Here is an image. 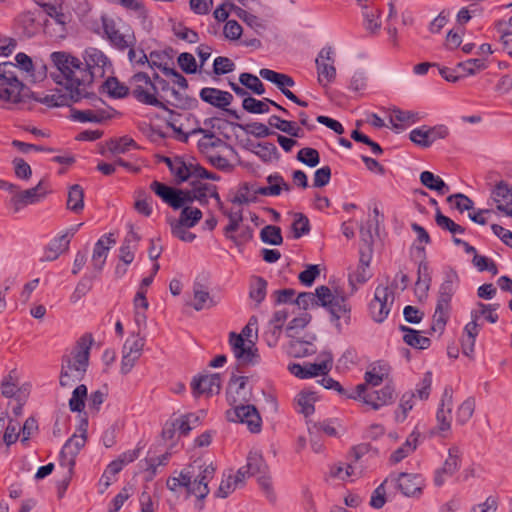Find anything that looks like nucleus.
<instances>
[{
	"mask_svg": "<svg viewBox=\"0 0 512 512\" xmlns=\"http://www.w3.org/2000/svg\"><path fill=\"white\" fill-rule=\"evenodd\" d=\"M333 54L334 52L332 47L326 46L320 50L318 57L315 60L318 81L320 84H322L323 79H325L327 83H331L336 78Z\"/></svg>",
	"mask_w": 512,
	"mask_h": 512,
	"instance_id": "2eb2a0df",
	"label": "nucleus"
},
{
	"mask_svg": "<svg viewBox=\"0 0 512 512\" xmlns=\"http://www.w3.org/2000/svg\"><path fill=\"white\" fill-rule=\"evenodd\" d=\"M239 82L246 87V89L251 90L256 95H263L265 93L264 84L261 80L254 74L243 72L239 75Z\"/></svg>",
	"mask_w": 512,
	"mask_h": 512,
	"instance_id": "603ef678",
	"label": "nucleus"
},
{
	"mask_svg": "<svg viewBox=\"0 0 512 512\" xmlns=\"http://www.w3.org/2000/svg\"><path fill=\"white\" fill-rule=\"evenodd\" d=\"M389 370L390 367L386 362L377 361L365 372L364 379L369 385L378 386L388 377Z\"/></svg>",
	"mask_w": 512,
	"mask_h": 512,
	"instance_id": "7c9ffc66",
	"label": "nucleus"
},
{
	"mask_svg": "<svg viewBox=\"0 0 512 512\" xmlns=\"http://www.w3.org/2000/svg\"><path fill=\"white\" fill-rule=\"evenodd\" d=\"M17 23L23 29L22 33L29 38L35 35L39 29L36 13L32 11L20 14L17 18Z\"/></svg>",
	"mask_w": 512,
	"mask_h": 512,
	"instance_id": "a19ab883",
	"label": "nucleus"
},
{
	"mask_svg": "<svg viewBox=\"0 0 512 512\" xmlns=\"http://www.w3.org/2000/svg\"><path fill=\"white\" fill-rule=\"evenodd\" d=\"M144 345L145 339L140 337L138 334H133L126 339L122 352L141 357Z\"/></svg>",
	"mask_w": 512,
	"mask_h": 512,
	"instance_id": "338daca9",
	"label": "nucleus"
},
{
	"mask_svg": "<svg viewBox=\"0 0 512 512\" xmlns=\"http://www.w3.org/2000/svg\"><path fill=\"white\" fill-rule=\"evenodd\" d=\"M59 74L60 71L56 69L55 72L51 73V77L55 83L64 87L66 93L56 92L47 94L43 97L32 93L31 95L35 101L44 104L47 107H63L70 106L71 103L79 102L81 99L85 98L83 91H80L79 88H77L76 85L72 83V81H68L62 78L60 79V77H58Z\"/></svg>",
	"mask_w": 512,
	"mask_h": 512,
	"instance_id": "39448f33",
	"label": "nucleus"
},
{
	"mask_svg": "<svg viewBox=\"0 0 512 512\" xmlns=\"http://www.w3.org/2000/svg\"><path fill=\"white\" fill-rule=\"evenodd\" d=\"M394 481L401 493L407 497H419L422 494L424 479L420 474L401 472Z\"/></svg>",
	"mask_w": 512,
	"mask_h": 512,
	"instance_id": "dca6fc26",
	"label": "nucleus"
},
{
	"mask_svg": "<svg viewBox=\"0 0 512 512\" xmlns=\"http://www.w3.org/2000/svg\"><path fill=\"white\" fill-rule=\"evenodd\" d=\"M88 397V389L86 385H78L72 392L69 399V408L72 412H82L85 408V400Z\"/></svg>",
	"mask_w": 512,
	"mask_h": 512,
	"instance_id": "49530a36",
	"label": "nucleus"
},
{
	"mask_svg": "<svg viewBox=\"0 0 512 512\" xmlns=\"http://www.w3.org/2000/svg\"><path fill=\"white\" fill-rule=\"evenodd\" d=\"M419 436L418 432L413 431L406 441L390 455V462L397 464L413 453L417 448Z\"/></svg>",
	"mask_w": 512,
	"mask_h": 512,
	"instance_id": "c756f323",
	"label": "nucleus"
},
{
	"mask_svg": "<svg viewBox=\"0 0 512 512\" xmlns=\"http://www.w3.org/2000/svg\"><path fill=\"white\" fill-rule=\"evenodd\" d=\"M309 313H303L298 317L293 318L286 327V335L289 338H295L300 329H304L311 321Z\"/></svg>",
	"mask_w": 512,
	"mask_h": 512,
	"instance_id": "69168bd1",
	"label": "nucleus"
},
{
	"mask_svg": "<svg viewBox=\"0 0 512 512\" xmlns=\"http://www.w3.org/2000/svg\"><path fill=\"white\" fill-rule=\"evenodd\" d=\"M322 360L319 363L305 362L303 364L290 363L288 371L299 379H310L319 375H327L333 366V357L330 352L321 354Z\"/></svg>",
	"mask_w": 512,
	"mask_h": 512,
	"instance_id": "1a4fd4ad",
	"label": "nucleus"
},
{
	"mask_svg": "<svg viewBox=\"0 0 512 512\" xmlns=\"http://www.w3.org/2000/svg\"><path fill=\"white\" fill-rule=\"evenodd\" d=\"M102 27L104 34L112 46L120 51L134 46L136 39L133 32L130 33V27H127L124 32H121L113 19L102 17Z\"/></svg>",
	"mask_w": 512,
	"mask_h": 512,
	"instance_id": "9b49d317",
	"label": "nucleus"
},
{
	"mask_svg": "<svg viewBox=\"0 0 512 512\" xmlns=\"http://www.w3.org/2000/svg\"><path fill=\"white\" fill-rule=\"evenodd\" d=\"M435 222L441 229L447 230L452 234H463L465 232V228L463 226L455 223L452 219L442 214L440 208H437L435 213Z\"/></svg>",
	"mask_w": 512,
	"mask_h": 512,
	"instance_id": "13d9d810",
	"label": "nucleus"
},
{
	"mask_svg": "<svg viewBox=\"0 0 512 512\" xmlns=\"http://www.w3.org/2000/svg\"><path fill=\"white\" fill-rule=\"evenodd\" d=\"M417 275L416 291H421L423 295H426L432 280L429 271V265L426 261H421L419 263Z\"/></svg>",
	"mask_w": 512,
	"mask_h": 512,
	"instance_id": "8fccbe9b",
	"label": "nucleus"
},
{
	"mask_svg": "<svg viewBox=\"0 0 512 512\" xmlns=\"http://www.w3.org/2000/svg\"><path fill=\"white\" fill-rule=\"evenodd\" d=\"M232 405L234 407L226 411L228 421L246 424L252 433H259L261 431L262 419L254 405H244L242 402Z\"/></svg>",
	"mask_w": 512,
	"mask_h": 512,
	"instance_id": "6e6552de",
	"label": "nucleus"
},
{
	"mask_svg": "<svg viewBox=\"0 0 512 512\" xmlns=\"http://www.w3.org/2000/svg\"><path fill=\"white\" fill-rule=\"evenodd\" d=\"M199 473L194 479V489H191L192 495L199 499H204L210 492L208 484L215 475L216 468L212 463L206 465L205 463L196 464Z\"/></svg>",
	"mask_w": 512,
	"mask_h": 512,
	"instance_id": "6ab92c4d",
	"label": "nucleus"
},
{
	"mask_svg": "<svg viewBox=\"0 0 512 512\" xmlns=\"http://www.w3.org/2000/svg\"><path fill=\"white\" fill-rule=\"evenodd\" d=\"M291 229L294 239H299L302 236L307 235L311 229L308 217L300 212L295 213Z\"/></svg>",
	"mask_w": 512,
	"mask_h": 512,
	"instance_id": "3c124183",
	"label": "nucleus"
},
{
	"mask_svg": "<svg viewBox=\"0 0 512 512\" xmlns=\"http://www.w3.org/2000/svg\"><path fill=\"white\" fill-rule=\"evenodd\" d=\"M451 312V304L438 302L436 304L435 312L433 315V323L431 326V330L433 332L443 333L445 330L446 324L450 318Z\"/></svg>",
	"mask_w": 512,
	"mask_h": 512,
	"instance_id": "2f4dec72",
	"label": "nucleus"
},
{
	"mask_svg": "<svg viewBox=\"0 0 512 512\" xmlns=\"http://www.w3.org/2000/svg\"><path fill=\"white\" fill-rule=\"evenodd\" d=\"M169 171L175 177L177 183H183L190 179L189 174V161H185L183 157L175 156L174 163Z\"/></svg>",
	"mask_w": 512,
	"mask_h": 512,
	"instance_id": "a18cd8bd",
	"label": "nucleus"
},
{
	"mask_svg": "<svg viewBox=\"0 0 512 512\" xmlns=\"http://www.w3.org/2000/svg\"><path fill=\"white\" fill-rule=\"evenodd\" d=\"M202 211L196 207L185 206L182 208L179 219L174 223L186 227H194L202 218Z\"/></svg>",
	"mask_w": 512,
	"mask_h": 512,
	"instance_id": "c03bdc74",
	"label": "nucleus"
},
{
	"mask_svg": "<svg viewBox=\"0 0 512 512\" xmlns=\"http://www.w3.org/2000/svg\"><path fill=\"white\" fill-rule=\"evenodd\" d=\"M263 162H271L279 159V152L275 144L271 142L258 143L253 151Z\"/></svg>",
	"mask_w": 512,
	"mask_h": 512,
	"instance_id": "4d7b16f0",
	"label": "nucleus"
},
{
	"mask_svg": "<svg viewBox=\"0 0 512 512\" xmlns=\"http://www.w3.org/2000/svg\"><path fill=\"white\" fill-rule=\"evenodd\" d=\"M315 339V335L309 336L308 339L299 338L298 336L291 338L288 353L295 358H304L314 355L317 352V348L313 343Z\"/></svg>",
	"mask_w": 512,
	"mask_h": 512,
	"instance_id": "393cba45",
	"label": "nucleus"
},
{
	"mask_svg": "<svg viewBox=\"0 0 512 512\" xmlns=\"http://www.w3.org/2000/svg\"><path fill=\"white\" fill-rule=\"evenodd\" d=\"M71 118L74 121H78L81 123L92 122V123H102L111 118V114L104 109L98 110H71Z\"/></svg>",
	"mask_w": 512,
	"mask_h": 512,
	"instance_id": "cd10ccee",
	"label": "nucleus"
},
{
	"mask_svg": "<svg viewBox=\"0 0 512 512\" xmlns=\"http://www.w3.org/2000/svg\"><path fill=\"white\" fill-rule=\"evenodd\" d=\"M115 239L113 238V234H104L101 236L94 245L93 254H92V267L94 272L100 274L105 266L106 259L109 253V250L113 244H115Z\"/></svg>",
	"mask_w": 512,
	"mask_h": 512,
	"instance_id": "a211bd4d",
	"label": "nucleus"
},
{
	"mask_svg": "<svg viewBox=\"0 0 512 512\" xmlns=\"http://www.w3.org/2000/svg\"><path fill=\"white\" fill-rule=\"evenodd\" d=\"M191 133L203 134V137L198 141V149L200 152L205 153L211 148L218 147L224 142L215 136L211 130H206L201 127L191 130Z\"/></svg>",
	"mask_w": 512,
	"mask_h": 512,
	"instance_id": "4c0bfd02",
	"label": "nucleus"
},
{
	"mask_svg": "<svg viewBox=\"0 0 512 512\" xmlns=\"http://www.w3.org/2000/svg\"><path fill=\"white\" fill-rule=\"evenodd\" d=\"M223 215H225L229 220V223L223 229V234L226 237V239H228L230 241H235L236 238H235L234 232H236L239 229L240 224L242 223V221L244 219L243 212L241 209H239L237 211L227 209L223 213Z\"/></svg>",
	"mask_w": 512,
	"mask_h": 512,
	"instance_id": "e433bc0d",
	"label": "nucleus"
},
{
	"mask_svg": "<svg viewBox=\"0 0 512 512\" xmlns=\"http://www.w3.org/2000/svg\"><path fill=\"white\" fill-rule=\"evenodd\" d=\"M487 67V61L483 58L468 59L457 65V69L462 71L463 76L475 75L477 72L485 70Z\"/></svg>",
	"mask_w": 512,
	"mask_h": 512,
	"instance_id": "09e8293b",
	"label": "nucleus"
},
{
	"mask_svg": "<svg viewBox=\"0 0 512 512\" xmlns=\"http://www.w3.org/2000/svg\"><path fill=\"white\" fill-rule=\"evenodd\" d=\"M248 382V377L246 376H236L232 375L227 390V401L229 404H236L241 402H247L249 399L244 392Z\"/></svg>",
	"mask_w": 512,
	"mask_h": 512,
	"instance_id": "a878e982",
	"label": "nucleus"
},
{
	"mask_svg": "<svg viewBox=\"0 0 512 512\" xmlns=\"http://www.w3.org/2000/svg\"><path fill=\"white\" fill-rule=\"evenodd\" d=\"M317 297L320 301V306L329 311L331 321L335 323L337 330L340 332V319L343 318L346 324L350 321L351 307L347 297L337 292L332 293L331 289L325 285L317 287Z\"/></svg>",
	"mask_w": 512,
	"mask_h": 512,
	"instance_id": "20e7f679",
	"label": "nucleus"
},
{
	"mask_svg": "<svg viewBox=\"0 0 512 512\" xmlns=\"http://www.w3.org/2000/svg\"><path fill=\"white\" fill-rule=\"evenodd\" d=\"M260 239L266 244L281 245L283 243L281 228L275 225L265 226L260 232Z\"/></svg>",
	"mask_w": 512,
	"mask_h": 512,
	"instance_id": "6e6d98bb",
	"label": "nucleus"
},
{
	"mask_svg": "<svg viewBox=\"0 0 512 512\" xmlns=\"http://www.w3.org/2000/svg\"><path fill=\"white\" fill-rule=\"evenodd\" d=\"M67 208L78 213L84 208V190L79 184L70 187L67 199Z\"/></svg>",
	"mask_w": 512,
	"mask_h": 512,
	"instance_id": "79ce46f5",
	"label": "nucleus"
},
{
	"mask_svg": "<svg viewBox=\"0 0 512 512\" xmlns=\"http://www.w3.org/2000/svg\"><path fill=\"white\" fill-rule=\"evenodd\" d=\"M71 236L68 233H63L54 237L44 248L43 257L41 261H54L62 253L69 249Z\"/></svg>",
	"mask_w": 512,
	"mask_h": 512,
	"instance_id": "5701e85b",
	"label": "nucleus"
},
{
	"mask_svg": "<svg viewBox=\"0 0 512 512\" xmlns=\"http://www.w3.org/2000/svg\"><path fill=\"white\" fill-rule=\"evenodd\" d=\"M47 194L43 181H40L35 187L17 193L10 199L14 212H19L27 205L36 204L44 199Z\"/></svg>",
	"mask_w": 512,
	"mask_h": 512,
	"instance_id": "4468645a",
	"label": "nucleus"
},
{
	"mask_svg": "<svg viewBox=\"0 0 512 512\" xmlns=\"http://www.w3.org/2000/svg\"><path fill=\"white\" fill-rule=\"evenodd\" d=\"M448 134L449 130L445 125H436L434 127L423 125L411 130L409 139L422 148H428L436 140L446 138Z\"/></svg>",
	"mask_w": 512,
	"mask_h": 512,
	"instance_id": "f8f14e48",
	"label": "nucleus"
},
{
	"mask_svg": "<svg viewBox=\"0 0 512 512\" xmlns=\"http://www.w3.org/2000/svg\"><path fill=\"white\" fill-rule=\"evenodd\" d=\"M259 75L266 81L273 83L285 97L288 98L289 93H293L288 89L295 85V81L291 76L268 68H262L259 71Z\"/></svg>",
	"mask_w": 512,
	"mask_h": 512,
	"instance_id": "b1692460",
	"label": "nucleus"
},
{
	"mask_svg": "<svg viewBox=\"0 0 512 512\" xmlns=\"http://www.w3.org/2000/svg\"><path fill=\"white\" fill-rule=\"evenodd\" d=\"M199 97L202 101L219 109H225L233 101V95L217 88L204 87L200 90Z\"/></svg>",
	"mask_w": 512,
	"mask_h": 512,
	"instance_id": "4be33fe9",
	"label": "nucleus"
},
{
	"mask_svg": "<svg viewBox=\"0 0 512 512\" xmlns=\"http://www.w3.org/2000/svg\"><path fill=\"white\" fill-rule=\"evenodd\" d=\"M395 399V388L387 384L380 390L371 391L365 397V404L369 405L373 410H379L384 406L393 404Z\"/></svg>",
	"mask_w": 512,
	"mask_h": 512,
	"instance_id": "412c9836",
	"label": "nucleus"
},
{
	"mask_svg": "<svg viewBox=\"0 0 512 512\" xmlns=\"http://www.w3.org/2000/svg\"><path fill=\"white\" fill-rule=\"evenodd\" d=\"M190 385L194 397L201 395L211 397L214 394H219L221 377L218 373L194 376Z\"/></svg>",
	"mask_w": 512,
	"mask_h": 512,
	"instance_id": "ddd939ff",
	"label": "nucleus"
},
{
	"mask_svg": "<svg viewBox=\"0 0 512 512\" xmlns=\"http://www.w3.org/2000/svg\"><path fill=\"white\" fill-rule=\"evenodd\" d=\"M150 189L159 197L161 200L168 204L172 209L178 210L187 206L195 200L194 187L191 190L176 189L154 180L150 184Z\"/></svg>",
	"mask_w": 512,
	"mask_h": 512,
	"instance_id": "0eeeda50",
	"label": "nucleus"
},
{
	"mask_svg": "<svg viewBox=\"0 0 512 512\" xmlns=\"http://www.w3.org/2000/svg\"><path fill=\"white\" fill-rule=\"evenodd\" d=\"M245 468L248 471V476H258L267 473L268 466L263 456L258 452H250L247 456V463Z\"/></svg>",
	"mask_w": 512,
	"mask_h": 512,
	"instance_id": "58836bf2",
	"label": "nucleus"
},
{
	"mask_svg": "<svg viewBox=\"0 0 512 512\" xmlns=\"http://www.w3.org/2000/svg\"><path fill=\"white\" fill-rule=\"evenodd\" d=\"M93 343L91 334H84L77 341L76 351L73 357L64 356L59 383L62 387H71L74 383L81 381L89 365L90 349Z\"/></svg>",
	"mask_w": 512,
	"mask_h": 512,
	"instance_id": "f03ea898",
	"label": "nucleus"
},
{
	"mask_svg": "<svg viewBox=\"0 0 512 512\" xmlns=\"http://www.w3.org/2000/svg\"><path fill=\"white\" fill-rule=\"evenodd\" d=\"M153 78L160 85L163 91L171 90V94L175 98V102L172 103L173 106L181 109H186L190 106V102L192 100L187 97L183 98L178 91H176L174 88H170L169 83L165 79L161 78L157 73L154 74Z\"/></svg>",
	"mask_w": 512,
	"mask_h": 512,
	"instance_id": "864d4df0",
	"label": "nucleus"
},
{
	"mask_svg": "<svg viewBox=\"0 0 512 512\" xmlns=\"http://www.w3.org/2000/svg\"><path fill=\"white\" fill-rule=\"evenodd\" d=\"M99 274L94 273H86L81 279L78 281L73 293L70 295V302L75 304L79 300H81L87 293H89L93 288L94 280L98 277Z\"/></svg>",
	"mask_w": 512,
	"mask_h": 512,
	"instance_id": "72a5a7b5",
	"label": "nucleus"
},
{
	"mask_svg": "<svg viewBox=\"0 0 512 512\" xmlns=\"http://www.w3.org/2000/svg\"><path fill=\"white\" fill-rule=\"evenodd\" d=\"M194 301L191 304L196 311L214 307L218 301L210 296L209 292L204 289L203 285L195 283L193 286Z\"/></svg>",
	"mask_w": 512,
	"mask_h": 512,
	"instance_id": "473e14b6",
	"label": "nucleus"
},
{
	"mask_svg": "<svg viewBox=\"0 0 512 512\" xmlns=\"http://www.w3.org/2000/svg\"><path fill=\"white\" fill-rule=\"evenodd\" d=\"M459 283V276L455 270H450L445 274L444 281L441 283L438 291V302L450 303Z\"/></svg>",
	"mask_w": 512,
	"mask_h": 512,
	"instance_id": "bb28decb",
	"label": "nucleus"
},
{
	"mask_svg": "<svg viewBox=\"0 0 512 512\" xmlns=\"http://www.w3.org/2000/svg\"><path fill=\"white\" fill-rule=\"evenodd\" d=\"M29 89L18 79L12 62L0 63V105L20 104L29 97Z\"/></svg>",
	"mask_w": 512,
	"mask_h": 512,
	"instance_id": "7ed1b4c3",
	"label": "nucleus"
},
{
	"mask_svg": "<svg viewBox=\"0 0 512 512\" xmlns=\"http://www.w3.org/2000/svg\"><path fill=\"white\" fill-rule=\"evenodd\" d=\"M104 84L109 95L113 98H125L130 94L129 87L118 81L115 77H109Z\"/></svg>",
	"mask_w": 512,
	"mask_h": 512,
	"instance_id": "052dcab7",
	"label": "nucleus"
},
{
	"mask_svg": "<svg viewBox=\"0 0 512 512\" xmlns=\"http://www.w3.org/2000/svg\"><path fill=\"white\" fill-rule=\"evenodd\" d=\"M399 330L403 332V341L407 345L420 350L430 347L431 340L428 337L422 336L419 331L405 325H400Z\"/></svg>",
	"mask_w": 512,
	"mask_h": 512,
	"instance_id": "c85d7f7f",
	"label": "nucleus"
},
{
	"mask_svg": "<svg viewBox=\"0 0 512 512\" xmlns=\"http://www.w3.org/2000/svg\"><path fill=\"white\" fill-rule=\"evenodd\" d=\"M460 451L458 447H451L448 451V457L443 466L435 471L434 484L442 486L448 477H451L460 468Z\"/></svg>",
	"mask_w": 512,
	"mask_h": 512,
	"instance_id": "aec40b11",
	"label": "nucleus"
},
{
	"mask_svg": "<svg viewBox=\"0 0 512 512\" xmlns=\"http://www.w3.org/2000/svg\"><path fill=\"white\" fill-rule=\"evenodd\" d=\"M108 149L113 154H122L127 152L131 147L136 148V142L129 137H121L116 139H110L108 142Z\"/></svg>",
	"mask_w": 512,
	"mask_h": 512,
	"instance_id": "e2e57ef3",
	"label": "nucleus"
},
{
	"mask_svg": "<svg viewBox=\"0 0 512 512\" xmlns=\"http://www.w3.org/2000/svg\"><path fill=\"white\" fill-rule=\"evenodd\" d=\"M230 9L236 14L238 18H240L244 23H246L249 27L253 28L255 31H259L260 29H264L265 26L256 15H253L241 7L236 6L233 3L229 4Z\"/></svg>",
	"mask_w": 512,
	"mask_h": 512,
	"instance_id": "de8ad7c7",
	"label": "nucleus"
},
{
	"mask_svg": "<svg viewBox=\"0 0 512 512\" xmlns=\"http://www.w3.org/2000/svg\"><path fill=\"white\" fill-rule=\"evenodd\" d=\"M381 15V11L375 7H364L363 17H364V27L367 31L375 34L381 28V21L379 20Z\"/></svg>",
	"mask_w": 512,
	"mask_h": 512,
	"instance_id": "37998d69",
	"label": "nucleus"
},
{
	"mask_svg": "<svg viewBox=\"0 0 512 512\" xmlns=\"http://www.w3.org/2000/svg\"><path fill=\"white\" fill-rule=\"evenodd\" d=\"M420 182L426 188L436 191L439 195H445L450 191V187L443 179L430 171H423L420 174Z\"/></svg>",
	"mask_w": 512,
	"mask_h": 512,
	"instance_id": "f704fd0d",
	"label": "nucleus"
},
{
	"mask_svg": "<svg viewBox=\"0 0 512 512\" xmlns=\"http://www.w3.org/2000/svg\"><path fill=\"white\" fill-rule=\"evenodd\" d=\"M200 424V417L189 413L176 418V425L180 435L187 436L189 432Z\"/></svg>",
	"mask_w": 512,
	"mask_h": 512,
	"instance_id": "5fc2aeb1",
	"label": "nucleus"
},
{
	"mask_svg": "<svg viewBox=\"0 0 512 512\" xmlns=\"http://www.w3.org/2000/svg\"><path fill=\"white\" fill-rule=\"evenodd\" d=\"M452 404L453 389L451 386H446L436 413L437 428L441 432L449 431L451 428Z\"/></svg>",
	"mask_w": 512,
	"mask_h": 512,
	"instance_id": "f3484780",
	"label": "nucleus"
},
{
	"mask_svg": "<svg viewBox=\"0 0 512 512\" xmlns=\"http://www.w3.org/2000/svg\"><path fill=\"white\" fill-rule=\"evenodd\" d=\"M272 99L263 98L258 100L252 96H247L242 101V107L245 111L251 114H265L269 112V105H271Z\"/></svg>",
	"mask_w": 512,
	"mask_h": 512,
	"instance_id": "ea45409f",
	"label": "nucleus"
},
{
	"mask_svg": "<svg viewBox=\"0 0 512 512\" xmlns=\"http://www.w3.org/2000/svg\"><path fill=\"white\" fill-rule=\"evenodd\" d=\"M130 84L132 86L131 95L139 103L173 113L172 110L168 109V107L157 98L158 88L147 73L138 72L134 74L130 79Z\"/></svg>",
	"mask_w": 512,
	"mask_h": 512,
	"instance_id": "423d86ee",
	"label": "nucleus"
},
{
	"mask_svg": "<svg viewBox=\"0 0 512 512\" xmlns=\"http://www.w3.org/2000/svg\"><path fill=\"white\" fill-rule=\"evenodd\" d=\"M391 308L380 302L374 297L369 303V312L372 319L377 323H382L389 315Z\"/></svg>",
	"mask_w": 512,
	"mask_h": 512,
	"instance_id": "774afa93",
	"label": "nucleus"
},
{
	"mask_svg": "<svg viewBox=\"0 0 512 512\" xmlns=\"http://www.w3.org/2000/svg\"><path fill=\"white\" fill-rule=\"evenodd\" d=\"M296 159L308 167L314 168L320 163V154L315 148L305 147L298 151Z\"/></svg>",
	"mask_w": 512,
	"mask_h": 512,
	"instance_id": "0e129e2a",
	"label": "nucleus"
},
{
	"mask_svg": "<svg viewBox=\"0 0 512 512\" xmlns=\"http://www.w3.org/2000/svg\"><path fill=\"white\" fill-rule=\"evenodd\" d=\"M205 463L201 458H198L193 461V464L189 465L187 468H184L179 475V481L181 482L182 487H184L189 495H192L191 489H194V481L192 478L195 474L196 464Z\"/></svg>",
	"mask_w": 512,
	"mask_h": 512,
	"instance_id": "bf43d9fd",
	"label": "nucleus"
},
{
	"mask_svg": "<svg viewBox=\"0 0 512 512\" xmlns=\"http://www.w3.org/2000/svg\"><path fill=\"white\" fill-rule=\"evenodd\" d=\"M87 426V419L82 420L80 424V430H82V434L79 436L74 434L65 442L59 454L60 466L70 469L74 468L75 458L86 443Z\"/></svg>",
	"mask_w": 512,
	"mask_h": 512,
	"instance_id": "9d476101",
	"label": "nucleus"
},
{
	"mask_svg": "<svg viewBox=\"0 0 512 512\" xmlns=\"http://www.w3.org/2000/svg\"><path fill=\"white\" fill-rule=\"evenodd\" d=\"M475 410V399L468 397L458 407L456 412V421L460 425L466 424L472 417Z\"/></svg>",
	"mask_w": 512,
	"mask_h": 512,
	"instance_id": "680f3d73",
	"label": "nucleus"
},
{
	"mask_svg": "<svg viewBox=\"0 0 512 512\" xmlns=\"http://www.w3.org/2000/svg\"><path fill=\"white\" fill-rule=\"evenodd\" d=\"M82 56L84 63L66 52H53L51 60L60 71L58 77L72 81L87 97L86 87L91 85L95 78H103L112 64L109 58L95 47L86 48Z\"/></svg>",
	"mask_w": 512,
	"mask_h": 512,
	"instance_id": "f257e3e1",
	"label": "nucleus"
},
{
	"mask_svg": "<svg viewBox=\"0 0 512 512\" xmlns=\"http://www.w3.org/2000/svg\"><path fill=\"white\" fill-rule=\"evenodd\" d=\"M268 282L261 276H254L249 286V298L258 307L266 298Z\"/></svg>",
	"mask_w": 512,
	"mask_h": 512,
	"instance_id": "c9c22d12",
	"label": "nucleus"
}]
</instances>
